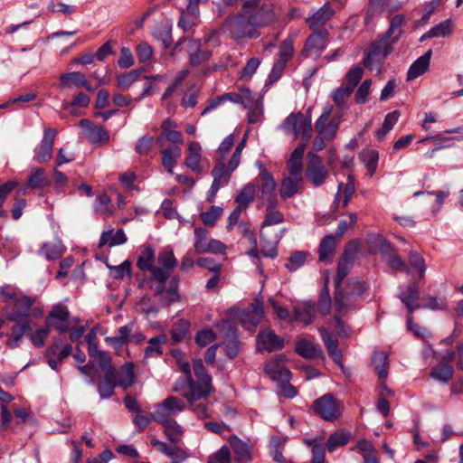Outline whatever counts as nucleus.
I'll return each instance as SVG.
<instances>
[{
	"label": "nucleus",
	"mask_w": 463,
	"mask_h": 463,
	"mask_svg": "<svg viewBox=\"0 0 463 463\" xmlns=\"http://www.w3.org/2000/svg\"><path fill=\"white\" fill-rule=\"evenodd\" d=\"M284 345V339L269 327L260 330L256 336V349L258 352L272 353L283 349Z\"/></svg>",
	"instance_id": "obj_16"
},
{
	"label": "nucleus",
	"mask_w": 463,
	"mask_h": 463,
	"mask_svg": "<svg viewBox=\"0 0 463 463\" xmlns=\"http://www.w3.org/2000/svg\"><path fill=\"white\" fill-rule=\"evenodd\" d=\"M193 371L197 383L187 386L184 382L175 381L173 391L180 393L188 402L190 409L198 419L203 420L210 417L207 398L213 392L212 377L207 373L201 359L194 361Z\"/></svg>",
	"instance_id": "obj_1"
},
{
	"label": "nucleus",
	"mask_w": 463,
	"mask_h": 463,
	"mask_svg": "<svg viewBox=\"0 0 463 463\" xmlns=\"http://www.w3.org/2000/svg\"><path fill=\"white\" fill-rule=\"evenodd\" d=\"M156 252L153 247L149 244L144 245L140 249V253L137 259V267L143 272H149V275H153L154 269H156Z\"/></svg>",
	"instance_id": "obj_27"
},
{
	"label": "nucleus",
	"mask_w": 463,
	"mask_h": 463,
	"mask_svg": "<svg viewBox=\"0 0 463 463\" xmlns=\"http://www.w3.org/2000/svg\"><path fill=\"white\" fill-rule=\"evenodd\" d=\"M172 354L176 361L178 369L184 374V378H179L176 381L184 382L187 386H192V383H197V378L194 379L190 364L185 359L184 354L180 350H174Z\"/></svg>",
	"instance_id": "obj_32"
},
{
	"label": "nucleus",
	"mask_w": 463,
	"mask_h": 463,
	"mask_svg": "<svg viewBox=\"0 0 463 463\" xmlns=\"http://www.w3.org/2000/svg\"><path fill=\"white\" fill-rule=\"evenodd\" d=\"M160 153L162 154L163 165L168 173L173 174L175 164L182 154L181 147L177 145H173L169 147L165 146L163 148H160Z\"/></svg>",
	"instance_id": "obj_38"
},
{
	"label": "nucleus",
	"mask_w": 463,
	"mask_h": 463,
	"mask_svg": "<svg viewBox=\"0 0 463 463\" xmlns=\"http://www.w3.org/2000/svg\"><path fill=\"white\" fill-rule=\"evenodd\" d=\"M285 358L283 355H277L268 361L264 365V371L269 377L275 382L285 383L290 381L291 373L284 365Z\"/></svg>",
	"instance_id": "obj_20"
},
{
	"label": "nucleus",
	"mask_w": 463,
	"mask_h": 463,
	"mask_svg": "<svg viewBox=\"0 0 463 463\" xmlns=\"http://www.w3.org/2000/svg\"><path fill=\"white\" fill-rule=\"evenodd\" d=\"M390 251V255L387 260V263L389 267L394 270H405L406 272H409V269L407 268V264L405 261H403L401 257H399L392 249V246L390 243L383 241L381 245V252L382 253H387Z\"/></svg>",
	"instance_id": "obj_41"
},
{
	"label": "nucleus",
	"mask_w": 463,
	"mask_h": 463,
	"mask_svg": "<svg viewBox=\"0 0 463 463\" xmlns=\"http://www.w3.org/2000/svg\"><path fill=\"white\" fill-rule=\"evenodd\" d=\"M387 358V354L383 351H375L373 354L372 363L380 379L388 376Z\"/></svg>",
	"instance_id": "obj_47"
},
{
	"label": "nucleus",
	"mask_w": 463,
	"mask_h": 463,
	"mask_svg": "<svg viewBox=\"0 0 463 463\" xmlns=\"http://www.w3.org/2000/svg\"><path fill=\"white\" fill-rule=\"evenodd\" d=\"M175 128L176 123L171 118H166L162 122L161 133L156 138V144L159 148H163L165 146L166 140L174 145H182L184 143L181 132L175 130Z\"/></svg>",
	"instance_id": "obj_22"
},
{
	"label": "nucleus",
	"mask_w": 463,
	"mask_h": 463,
	"mask_svg": "<svg viewBox=\"0 0 463 463\" xmlns=\"http://www.w3.org/2000/svg\"><path fill=\"white\" fill-rule=\"evenodd\" d=\"M355 191L354 186V180L352 175H348L347 183L343 184H340L338 185L337 193L335 196L334 203L336 207L339 206L341 199L342 200V206L346 207Z\"/></svg>",
	"instance_id": "obj_35"
},
{
	"label": "nucleus",
	"mask_w": 463,
	"mask_h": 463,
	"mask_svg": "<svg viewBox=\"0 0 463 463\" xmlns=\"http://www.w3.org/2000/svg\"><path fill=\"white\" fill-rule=\"evenodd\" d=\"M134 382V364L126 363L117 373V383L123 389H128Z\"/></svg>",
	"instance_id": "obj_44"
},
{
	"label": "nucleus",
	"mask_w": 463,
	"mask_h": 463,
	"mask_svg": "<svg viewBox=\"0 0 463 463\" xmlns=\"http://www.w3.org/2000/svg\"><path fill=\"white\" fill-rule=\"evenodd\" d=\"M307 157L308 165L306 169V175L313 185L320 186L326 182L328 176V172L324 166L319 156L309 152L307 154Z\"/></svg>",
	"instance_id": "obj_17"
},
{
	"label": "nucleus",
	"mask_w": 463,
	"mask_h": 463,
	"mask_svg": "<svg viewBox=\"0 0 463 463\" xmlns=\"http://www.w3.org/2000/svg\"><path fill=\"white\" fill-rule=\"evenodd\" d=\"M336 245V238L333 234H329L324 237L321 241L318 249V260L319 261H325L329 256L335 252Z\"/></svg>",
	"instance_id": "obj_48"
},
{
	"label": "nucleus",
	"mask_w": 463,
	"mask_h": 463,
	"mask_svg": "<svg viewBox=\"0 0 463 463\" xmlns=\"http://www.w3.org/2000/svg\"><path fill=\"white\" fill-rule=\"evenodd\" d=\"M335 14L334 9L329 5V4H325L321 8H319L312 16L307 19V24H309V28L312 30H317L321 27L328 21Z\"/></svg>",
	"instance_id": "obj_36"
},
{
	"label": "nucleus",
	"mask_w": 463,
	"mask_h": 463,
	"mask_svg": "<svg viewBox=\"0 0 463 463\" xmlns=\"http://www.w3.org/2000/svg\"><path fill=\"white\" fill-rule=\"evenodd\" d=\"M118 386L117 383V372L107 370L104 378L98 385V391L102 399H108L114 393V389Z\"/></svg>",
	"instance_id": "obj_34"
},
{
	"label": "nucleus",
	"mask_w": 463,
	"mask_h": 463,
	"mask_svg": "<svg viewBox=\"0 0 463 463\" xmlns=\"http://www.w3.org/2000/svg\"><path fill=\"white\" fill-rule=\"evenodd\" d=\"M399 298L405 305L409 313L411 314L414 310L420 308L419 300V287L416 283L408 285L403 290L400 291Z\"/></svg>",
	"instance_id": "obj_29"
},
{
	"label": "nucleus",
	"mask_w": 463,
	"mask_h": 463,
	"mask_svg": "<svg viewBox=\"0 0 463 463\" xmlns=\"http://www.w3.org/2000/svg\"><path fill=\"white\" fill-rule=\"evenodd\" d=\"M328 36L329 33L327 30H321L313 33L306 41L301 52L302 56L305 58H319L328 43Z\"/></svg>",
	"instance_id": "obj_14"
},
{
	"label": "nucleus",
	"mask_w": 463,
	"mask_h": 463,
	"mask_svg": "<svg viewBox=\"0 0 463 463\" xmlns=\"http://www.w3.org/2000/svg\"><path fill=\"white\" fill-rule=\"evenodd\" d=\"M222 208L213 205L210 209L201 213V219L205 225L213 226L222 214Z\"/></svg>",
	"instance_id": "obj_63"
},
{
	"label": "nucleus",
	"mask_w": 463,
	"mask_h": 463,
	"mask_svg": "<svg viewBox=\"0 0 463 463\" xmlns=\"http://www.w3.org/2000/svg\"><path fill=\"white\" fill-rule=\"evenodd\" d=\"M35 299L27 296H23L14 302L6 304L4 307L5 320L13 322L10 326V332L6 333V345L10 348H16L20 345L23 336L32 328L30 317H41L43 314L42 307H33Z\"/></svg>",
	"instance_id": "obj_2"
},
{
	"label": "nucleus",
	"mask_w": 463,
	"mask_h": 463,
	"mask_svg": "<svg viewBox=\"0 0 463 463\" xmlns=\"http://www.w3.org/2000/svg\"><path fill=\"white\" fill-rule=\"evenodd\" d=\"M360 158L366 168L368 175L373 176L377 169L378 152L373 149H364L361 152Z\"/></svg>",
	"instance_id": "obj_45"
},
{
	"label": "nucleus",
	"mask_w": 463,
	"mask_h": 463,
	"mask_svg": "<svg viewBox=\"0 0 463 463\" xmlns=\"http://www.w3.org/2000/svg\"><path fill=\"white\" fill-rule=\"evenodd\" d=\"M51 328L46 325L41 328L36 329L31 333V330L24 335H29V338L35 347H42L44 345L45 339L50 335Z\"/></svg>",
	"instance_id": "obj_58"
},
{
	"label": "nucleus",
	"mask_w": 463,
	"mask_h": 463,
	"mask_svg": "<svg viewBox=\"0 0 463 463\" xmlns=\"http://www.w3.org/2000/svg\"><path fill=\"white\" fill-rule=\"evenodd\" d=\"M127 241V236L123 231V229H118L115 233L113 230H109L102 232L99 245L102 247L106 244H109V247H114L118 245L124 244Z\"/></svg>",
	"instance_id": "obj_40"
},
{
	"label": "nucleus",
	"mask_w": 463,
	"mask_h": 463,
	"mask_svg": "<svg viewBox=\"0 0 463 463\" xmlns=\"http://www.w3.org/2000/svg\"><path fill=\"white\" fill-rule=\"evenodd\" d=\"M139 71H132L128 73L120 74L117 76L118 87L122 90H128L134 82L139 78Z\"/></svg>",
	"instance_id": "obj_64"
},
{
	"label": "nucleus",
	"mask_w": 463,
	"mask_h": 463,
	"mask_svg": "<svg viewBox=\"0 0 463 463\" xmlns=\"http://www.w3.org/2000/svg\"><path fill=\"white\" fill-rule=\"evenodd\" d=\"M230 446L235 454L237 463H250L252 460V445L233 435L229 439Z\"/></svg>",
	"instance_id": "obj_25"
},
{
	"label": "nucleus",
	"mask_w": 463,
	"mask_h": 463,
	"mask_svg": "<svg viewBox=\"0 0 463 463\" xmlns=\"http://www.w3.org/2000/svg\"><path fill=\"white\" fill-rule=\"evenodd\" d=\"M260 177L261 179V198L268 203H278L276 194V182L271 174L266 169L261 167L260 171Z\"/></svg>",
	"instance_id": "obj_26"
},
{
	"label": "nucleus",
	"mask_w": 463,
	"mask_h": 463,
	"mask_svg": "<svg viewBox=\"0 0 463 463\" xmlns=\"http://www.w3.org/2000/svg\"><path fill=\"white\" fill-rule=\"evenodd\" d=\"M454 375V369L451 365L442 364L435 366L430 373V377L441 383H449Z\"/></svg>",
	"instance_id": "obj_54"
},
{
	"label": "nucleus",
	"mask_w": 463,
	"mask_h": 463,
	"mask_svg": "<svg viewBox=\"0 0 463 463\" xmlns=\"http://www.w3.org/2000/svg\"><path fill=\"white\" fill-rule=\"evenodd\" d=\"M364 75V69L360 65L352 67L345 75V86L354 90Z\"/></svg>",
	"instance_id": "obj_60"
},
{
	"label": "nucleus",
	"mask_w": 463,
	"mask_h": 463,
	"mask_svg": "<svg viewBox=\"0 0 463 463\" xmlns=\"http://www.w3.org/2000/svg\"><path fill=\"white\" fill-rule=\"evenodd\" d=\"M190 324L187 320L179 319L173 325L170 334L175 343L181 342L188 333Z\"/></svg>",
	"instance_id": "obj_56"
},
{
	"label": "nucleus",
	"mask_w": 463,
	"mask_h": 463,
	"mask_svg": "<svg viewBox=\"0 0 463 463\" xmlns=\"http://www.w3.org/2000/svg\"><path fill=\"white\" fill-rule=\"evenodd\" d=\"M165 336L164 335H159L149 339V345L145 349V358L153 355L160 356L163 353L160 344L165 343Z\"/></svg>",
	"instance_id": "obj_59"
},
{
	"label": "nucleus",
	"mask_w": 463,
	"mask_h": 463,
	"mask_svg": "<svg viewBox=\"0 0 463 463\" xmlns=\"http://www.w3.org/2000/svg\"><path fill=\"white\" fill-rule=\"evenodd\" d=\"M319 333L329 356L335 363L341 364L343 355L342 352L338 349V340L324 327L319 328Z\"/></svg>",
	"instance_id": "obj_30"
},
{
	"label": "nucleus",
	"mask_w": 463,
	"mask_h": 463,
	"mask_svg": "<svg viewBox=\"0 0 463 463\" xmlns=\"http://www.w3.org/2000/svg\"><path fill=\"white\" fill-rule=\"evenodd\" d=\"M302 178L287 176L282 180L279 195L283 200L293 197L301 188Z\"/></svg>",
	"instance_id": "obj_39"
},
{
	"label": "nucleus",
	"mask_w": 463,
	"mask_h": 463,
	"mask_svg": "<svg viewBox=\"0 0 463 463\" xmlns=\"http://www.w3.org/2000/svg\"><path fill=\"white\" fill-rule=\"evenodd\" d=\"M353 91V90L343 84L341 87L335 89L332 92L331 98L335 102V106L338 109H343L345 108L347 100L351 97Z\"/></svg>",
	"instance_id": "obj_51"
},
{
	"label": "nucleus",
	"mask_w": 463,
	"mask_h": 463,
	"mask_svg": "<svg viewBox=\"0 0 463 463\" xmlns=\"http://www.w3.org/2000/svg\"><path fill=\"white\" fill-rule=\"evenodd\" d=\"M51 184L50 178L46 175L45 171L42 167L31 168L26 187L31 189H42Z\"/></svg>",
	"instance_id": "obj_33"
},
{
	"label": "nucleus",
	"mask_w": 463,
	"mask_h": 463,
	"mask_svg": "<svg viewBox=\"0 0 463 463\" xmlns=\"http://www.w3.org/2000/svg\"><path fill=\"white\" fill-rule=\"evenodd\" d=\"M295 351L298 354L306 359L317 358L322 353L319 345L305 338L297 341Z\"/></svg>",
	"instance_id": "obj_31"
},
{
	"label": "nucleus",
	"mask_w": 463,
	"mask_h": 463,
	"mask_svg": "<svg viewBox=\"0 0 463 463\" xmlns=\"http://www.w3.org/2000/svg\"><path fill=\"white\" fill-rule=\"evenodd\" d=\"M107 267L109 269L110 275L115 279H121L126 275H130L131 273V262L128 260H124L119 265L113 266L108 264Z\"/></svg>",
	"instance_id": "obj_62"
},
{
	"label": "nucleus",
	"mask_w": 463,
	"mask_h": 463,
	"mask_svg": "<svg viewBox=\"0 0 463 463\" xmlns=\"http://www.w3.org/2000/svg\"><path fill=\"white\" fill-rule=\"evenodd\" d=\"M349 433L343 430L332 433L326 441V448L333 452L336 448L345 446L349 441Z\"/></svg>",
	"instance_id": "obj_55"
},
{
	"label": "nucleus",
	"mask_w": 463,
	"mask_h": 463,
	"mask_svg": "<svg viewBox=\"0 0 463 463\" xmlns=\"http://www.w3.org/2000/svg\"><path fill=\"white\" fill-rule=\"evenodd\" d=\"M160 424L164 427V433L171 442L178 443L181 441L184 430L175 420L161 422Z\"/></svg>",
	"instance_id": "obj_46"
},
{
	"label": "nucleus",
	"mask_w": 463,
	"mask_h": 463,
	"mask_svg": "<svg viewBox=\"0 0 463 463\" xmlns=\"http://www.w3.org/2000/svg\"><path fill=\"white\" fill-rule=\"evenodd\" d=\"M65 251L64 247L60 242L45 243L41 248V253L47 260L59 259Z\"/></svg>",
	"instance_id": "obj_57"
},
{
	"label": "nucleus",
	"mask_w": 463,
	"mask_h": 463,
	"mask_svg": "<svg viewBox=\"0 0 463 463\" xmlns=\"http://www.w3.org/2000/svg\"><path fill=\"white\" fill-rule=\"evenodd\" d=\"M60 81L63 88H70L71 85L81 88V85H85V76L79 71L63 73L60 76Z\"/></svg>",
	"instance_id": "obj_52"
},
{
	"label": "nucleus",
	"mask_w": 463,
	"mask_h": 463,
	"mask_svg": "<svg viewBox=\"0 0 463 463\" xmlns=\"http://www.w3.org/2000/svg\"><path fill=\"white\" fill-rule=\"evenodd\" d=\"M265 316L261 298H256L247 309L239 310L236 317L248 330H253Z\"/></svg>",
	"instance_id": "obj_12"
},
{
	"label": "nucleus",
	"mask_w": 463,
	"mask_h": 463,
	"mask_svg": "<svg viewBox=\"0 0 463 463\" xmlns=\"http://www.w3.org/2000/svg\"><path fill=\"white\" fill-rule=\"evenodd\" d=\"M277 203H267L265 220L262 222L260 231L261 253L269 258H275L278 255L277 245L280 235L275 234L272 239H267L264 229L268 226L279 224L284 222L283 213L276 210Z\"/></svg>",
	"instance_id": "obj_6"
},
{
	"label": "nucleus",
	"mask_w": 463,
	"mask_h": 463,
	"mask_svg": "<svg viewBox=\"0 0 463 463\" xmlns=\"http://www.w3.org/2000/svg\"><path fill=\"white\" fill-rule=\"evenodd\" d=\"M257 25L243 12L229 14L223 22L222 30L234 40L256 39L260 33Z\"/></svg>",
	"instance_id": "obj_5"
},
{
	"label": "nucleus",
	"mask_w": 463,
	"mask_h": 463,
	"mask_svg": "<svg viewBox=\"0 0 463 463\" xmlns=\"http://www.w3.org/2000/svg\"><path fill=\"white\" fill-rule=\"evenodd\" d=\"M255 187L252 184H247L238 193L235 202L239 208L245 210L247 206L254 200Z\"/></svg>",
	"instance_id": "obj_50"
},
{
	"label": "nucleus",
	"mask_w": 463,
	"mask_h": 463,
	"mask_svg": "<svg viewBox=\"0 0 463 463\" xmlns=\"http://www.w3.org/2000/svg\"><path fill=\"white\" fill-rule=\"evenodd\" d=\"M56 135L57 131L53 128L44 129L41 142L34 148V159L36 162L46 163L52 159Z\"/></svg>",
	"instance_id": "obj_19"
},
{
	"label": "nucleus",
	"mask_w": 463,
	"mask_h": 463,
	"mask_svg": "<svg viewBox=\"0 0 463 463\" xmlns=\"http://www.w3.org/2000/svg\"><path fill=\"white\" fill-rule=\"evenodd\" d=\"M317 307L311 300L298 301L293 305L290 321H298L305 326L312 324L316 318Z\"/></svg>",
	"instance_id": "obj_21"
},
{
	"label": "nucleus",
	"mask_w": 463,
	"mask_h": 463,
	"mask_svg": "<svg viewBox=\"0 0 463 463\" xmlns=\"http://www.w3.org/2000/svg\"><path fill=\"white\" fill-rule=\"evenodd\" d=\"M332 112L333 106L331 104H327L324 107L322 114L315 123L317 132L325 137L326 140H332L335 138L339 127V122L335 118L329 120Z\"/></svg>",
	"instance_id": "obj_15"
},
{
	"label": "nucleus",
	"mask_w": 463,
	"mask_h": 463,
	"mask_svg": "<svg viewBox=\"0 0 463 463\" xmlns=\"http://www.w3.org/2000/svg\"><path fill=\"white\" fill-rule=\"evenodd\" d=\"M241 11L250 18L258 28L271 24L279 16L273 0H242Z\"/></svg>",
	"instance_id": "obj_4"
},
{
	"label": "nucleus",
	"mask_w": 463,
	"mask_h": 463,
	"mask_svg": "<svg viewBox=\"0 0 463 463\" xmlns=\"http://www.w3.org/2000/svg\"><path fill=\"white\" fill-rule=\"evenodd\" d=\"M432 51L428 50L423 55L420 56L409 68L407 71V80L411 81L423 75L430 68Z\"/></svg>",
	"instance_id": "obj_28"
},
{
	"label": "nucleus",
	"mask_w": 463,
	"mask_h": 463,
	"mask_svg": "<svg viewBox=\"0 0 463 463\" xmlns=\"http://www.w3.org/2000/svg\"><path fill=\"white\" fill-rule=\"evenodd\" d=\"M187 41V52L190 58V63L193 66H198L208 61L212 53L208 51H203L199 48V43L194 40Z\"/></svg>",
	"instance_id": "obj_37"
},
{
	"label": "nucleus",
	"mask_w": 463,
	"mask_h": 463,
	"mask_svg": "<svg viewBox=\"0 0 463 463\" xmlns=\"http://www.w3.org/2000/svg\"><path fill=\"white\" fill-rule=\"evenodd\" d=\"M247 137L245 136L237 145L229 163L226 166L223 158H219L211 175L213 177V183L217 184L219 186L228 184L232 173L238 167L241 162V153L246 146Z\"/></svg>",
	"instance_id": "obj_7"
},
{
	"label": "nucleus",
	"mask_w": 463,
	"mask_h": 463,
	"mask_svg": "<svg viewBox=\"0 0 463 463\" xmlns=\"http://www.w3.org/2000/svg\"><path fill=\"white\" fill-rule=\"evenodd\" d=\"M313 409L322 419L334 420L341 415L343 405L332 394H325L314 402Z\"/></svg>",
	"instance_id": "obj_13"
},
{
	"label": "nucleus",
	"mask_w": 463,
	"mask_h": 463,
	"mask_svg": "<svg viewBox=\"0 0 463 463\" xmlns=\"http://www.w3.org/2000/svg\"><path fill=\"white\" fill-rule=\"evenodd\" d=\"M368 285L364 281L354 283L352 292L346 293L345 295L335 296V307L340 313H345L353 310L355 307L351 303L353 298L360 297L365 290H367Z\"/></svg>",
	"instance_id": "obj_23"
},
{
	"label": "nucleus",
	"mask_w": 463,
	"mask_h": 463,
	"mask_svg": "<svg viewBox=\"0 0 463 463\" xmlns=\"http://www.w3.org/2000/svg\"><path fill=\"white\" fill-rule=\"evenodd\" d=\"M81 125H88L87 137L91 143H106L109 139L108 131L102 127L92 126L88 119H82Z\"/></svg>",
	"instance_id": "obj_43"
},
{
	"label": "nucleus",
	"mask_w": 463,
	"mask_h": 463,
	"mask_svg": "<svg viewBox=\"0 0 463 463\" xmlns=\"http://www.w3.org/2000/svg\"><path fill=\"white\" fill-rule=\"evenodd\" d=\"M295 53L294 37L288 36L279 45L278 61L288 63Z\"/></svg>",
	"instance_id": "obj_53"
},
{
	"label": "nucleus",
	"mask_w": 463,
	"mask_h": 463,
	"mask_svg": "<svg viewBox=\"0 0 463 463\" xmlns=\"http://www.w3.org/2000/svg\"><path fill=\"white\" fill-rule=\"evenodd\" d=\"M156 260L158 266H156L153 275L144 278L140 281L139 287L147 286L156 295H161L165 291L171 271L177 265V260L170 249L160 251Z\"/></svg>",
	"instance_id": "obj_3"
},
{
	"label": "nucleus",
	"mask_w": 463,
	"mask_h": 463,
	"mask_svg": "<svg viewBox=\"0 0 463 463\" xmlns=\"http://www.w3.org/2000/svg\"><path fill=\"white\" fill-rule=\"evenodd\" d=\"M280 128L286 135L293 136L295 140L301 138L302 141L308 142L312 136L311 118L301 112L289 114Z\"/></svg>",
	"instance_id": "obj_8"
},
{
	"label": "nucleus",
	"mask_w": 463,
	"mask_h": 463,
	"mask_svg": "<svg viewBox=\"0 0 463 463\" xmlns=\"http://www.w3.org/2000/svg\"><path fill=\"white\" fill-rule=\"evenodd\" d=\"M185 403L175 396H169L163 402L155 405V411L152 412V419L158 422H166L175 420L174 415L184 411Z\"/></svg>",
	"instance_id": "obj_10"
},
{
	"label": "nucleus",
	"mask_w": 463,
	"mask_h": 463,
	"mask_svg": "<svg viewBox=\"0 0 463 463\" xmlns=\"http://www.w3.org/2000/svg\"><path fill=\"white\" fill-rule=\"evenodd\" d=\"M93 207L95 213L99 215L110 216L113 214L111 199L107 194H102L97 196Z\"/></svg>",
	"instance_id": "obj_49"
},
{
	"label": "nucleus",
	"mask_w": 463,
	"mask_h": 463,
	"mask_svg": "<svg viewBox=\"0 0 463 463\" xmlns=\"http://www.w3.org/2000/svg\"><path fill=\"white\" fill-rule=\"evenodd\" d=\"M194 237V249L198 254L205 253H224L227 247L221 241L216 239L207 240L208 232L204 228H195Z\"/></svg>",
	"instance_id": "obj_11"
},
{
	"label": "nucleus",
	"mask_w": 463,
	"mask_h": 463,
	"mask_svg": "<svg viewBox=\"0 0 463 463\" xmlns=\"http://www.w3.org/2000/svg\"><path fill=\"white\" fill-rule=\"evenodd\" d=\"M372 80H364L357 88L354 93V100L358 104H364L369 100L371 93Z\"/></svg>",
	"instance_id": "obj_61"
},
{
	"label": "nucleus",
	"mask_w": 463,
	"mask_h": 463,
	"mask_svg": "<svg viewBox=\"0 0 463 463\" xmlns=\"http://www.w3.org/2000/svg\"><path fill=\"white\" fill-rule=\"evenodd\" d=\"M70 311L63 304L52 306V310L46 317V325L51 328L58 330L60 333H65L69 329Z\"/></svg>",
	"instance_id": "obj_18"
},
{
	"label": "nucleus",
	"mask_w": 463,
	"mask_h": 463,
	"mask_svg": "<svg viewBox=\"0 0 463 463\" xmlns=\"http://www.w3.org/2000/svg\"><path fill=\"white\" fill-rule=\"evenodd\" d=\"M405 24V16L397 14L391 20L390 27L383 35L392 43H396L402 34V26Z\"/></svg>",
	"instance_id": "obj_42"
},
{
	"label": "nucleus",
	"mask_w": 463,
	"mask_h": 463,
	"mask_svg": "<svg viewBox=\"0 0 463 463\" xmlns=\"http://www.w3.org/2000/svg\"><path fill=\"white\" fill-rule=\"evenodd\" d=\"M394 43L382 36L373 42L364 52L363 64L372 70L375 65H381L384 59L392 52Z\"/></svg>",
	"instance_id": "obj_9"
},
{
	"label": "nucleus",
	"mask_w": 463,
	"mask_h": 463,
	"mask_svg": "<svg viewBox=\"0 0 463 463\" xmlns=\"http://www.w3.org/2000/svg\"><path fill=\"white\" fill-rule=\"evenodd\" d=\"M151 445L162 454L167 456L172 463H184L188 458V453L179 446L169 445L156 439H152Z\"/></svg>",
	"instance_id": "obj_24"
}]
</instances>
